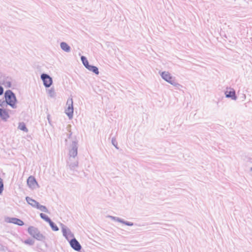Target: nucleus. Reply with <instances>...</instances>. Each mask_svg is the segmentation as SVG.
<instances>
[{"mask_svg":"<svg viewBox=\"0 0 252 252\" xmlns=\"http://www.w3.org/2000/svg\"><path fill=\"white\" fill-rule=\"evenodd\" d=\"M5 100L7 104L13 107L16 104V99L14 94L11 91H7L5 93Z\"/></svg>","mask_w":252,"mask_h":252,"instance_id":"1","label":"nucleus"},{"mask_svg":"<svg viewBox=\"0 0 252 252\" xmlns=\"http://www.w3.org/2000/svg\"><path fill=\"white\" fill-rule=\"evenodd\" d=\"M67 108L65 110L66 114L70 118L72 116L73 113V100L69 98L67 101Z\"/></svg>","mask_w":252,"mask_h":252,"instance_id":"2","label":"nucleus"},{"mask_svg":"<svg viewBox=\"0 0 252 252\" xmlns=\"http://www.w3.org/2000/svg\"><path fill=\"white\" fill-rule=\"evenodd\" d=\"M27 184L29 188L34 189L38 187V183L33 176H31L27 179Z\"/></svg>","mask_w":252,"mask_h":252,"instance_id":"3","label":"nucleus"},{"mask_svg":"<svg viewBox=\"0 0 252 252\" xmlns=\"http://www.w3.org/2000/svg\"><path fill=\"white\" fill-rule=\"evenodd\" d=\"M41 78L43 81L44 85L46 87H49L52 84V78L47 74H42Z\"/></svg>","mask_w":252,"mask_h":252,"instance_id":"4","label":"nucleus"},{"mask_svg":"<svg viewBox=\"0 0 252 252\" xmlns=\"http://www.w3.org/2000/svg\"><path fill=\"white\" fill-rule=\"evenodd\" d=\"M161 76L167 82H168L171 84H174V80L168 72H163L161 74Z\"/></svg>","mask_w":252,"mask_h":252,"instance_id":"5","label":"nucleus"},{"mask_svg":"<svg viewBox=\"0 0 252 252\" xmlns=\"http://www.w3.org/2000/svg\"><path fill=\"white\" fill-rule=\"evenodd\" d=\"M28 231L29 233L34 238H36L39 235L38 229L33 226H30Z\"/></svg>","mask_w":252,"mask_h":252,"instance_id":"6","label":"nucleus"},{"mask_svg":"<svg viewBox=\"0 0 252 252\" xmlns=\"http://www.w3.org/2000/svg\"><path fill=\"white\" fill-rule=\"evenodd\" d=\"M71 247L76 251H80L81 247L79 242L75 239H73L70 241Z\"/></svg>","mask_w":252,"mask_h":252,"instance_id":"7","label":"nucleus"},{"mask_svg":"<svg viewBox=\"0 0 252 252\" xmlns=\"http://www.w3.org/2000/svg\"><path fill=\"white\" fill-rule=\"evenodd\" d=\"M9 222L19 226H22L24 224V222L22 220L15 218L9 219Z\"/></svg>","mask_w":252,"mask_h":252,"instance_id":"8","label":"nucleus"},{"mask_svg":"<svg viewBox=\"0 0 252 252\" xmlns=\"http://www.w3.org/2000/svg\"><path fill=\"white\" fill-rule=\"evenodd\" d=\"M225 95L227 97H231L232 99L235 100L236 99V96L235 95V92L234 90L230 89V90H227L225 92Z\"/></svg>","mask_w":252,"mask_h":252,"instance_id":"9","label":"nucleus"},{"mask_svg":"<svg viewBox=\"0 0 252 252\" xmlns=\"http://www.w3.org/2000/svg\"><path fill=\"white\" fill-rule=\"evenodd\" d=\"M0 116L2 119L6 120L9 117V115L6 110L0 108Z\"/></svg>","mask_w":252,"mask_h":252,"instance_id":"10","label":"nucleus"},{"mask_svg":"<svg viewBox=\"0 0 252 252\" xmlns=\"http://www.w3.org/2000/svg\"><path fill=\"white\" fill-rule=\"evenodd\" d=\"M26 200L30 205H31L33 207L36 208L38 204V203L36 202L35 200H33V199L29 197H26Z\"/></svg>","mask_w":252,"mask_h":252,"instance_id":"11","label":"nucleus"},{"mask_svg":"<svg viewBox=\"0 0 252 252\" xmlns=\"http://www.w3.org/2000/svg\"><path fill=\"white\" fill-rule=\"evenodd\" d=\"M61 47L63 51L67 52H69L70 49L69 46L65 42H62Z\"/></svg>","mask_w":252,"mask_h":252,"instance_id":"12","label":"nucleus"},{"mask_svg":"<svg viewBox=\"0 0 252 252\" xmlns=\"http://www.w3.org/2000/svg\"><path fill=\"white\" fill-rule=\"evenodd\" d=\"M87 69L96 74H98L99 73L98 68L96 66L90 65L89 67H87Z\"/></svg>","mask_w":252,"mask_h":252,"instance_id":"13","label":"nucleus"},{"mask_svg":"<svg viewBox=\"0 0 252 252\" xmlns=\"http://www.w3.org/2000/svg\"><path fill=\"white\" fill-rule=\"evenodd\" d=\"M36 208H37L38 209L40 210L41 211L47 212V213L48 212V211L45 206L41 205L39 203L38 204V205Z\"/></svg>","mask_w":252,"mask_h":252,"instance_id":"14","label":"nucleus"},{"mask_svg":"<svg viewBox=\"0 0 252 252\" xmlns=\"http://www.w3.org/2000/svg\"><path fill=\"white\" fill-rule=\"evenodd\" d=\"M81 60L82 61V63H83V64L85 65V66L87 68V67H89L90 65L89 64V62H88V60H87V59L85 57L82 56L81 57Z\"/></svg>","mask_w":252,"mask_h":252,"instance_id":"15","label":"nucleus"},{"mask_svg":"<svg viewBox=\"0 0 252 252\" xmlns=\"http://www.w3.org/2000/svg\"><path fill=\"white\" fill-rule=\"evenodd\" d=\"M70 156L75 157L77 154V150L75 148H73L69 152Z\"/></svg>","mask_w":252,"mask_h":252,"instance_id":"16","label":"nucleus"},{"mask_svg":"<svg viewBox=\"0 0 252 252\" xmlns=\"http://www.w3.org/2000/svg\"><path fill=\"white\" fill-rule=\"evenodd\" d=\"M48 222L54 231H57L59 230L58 226L55 225L51 220Z\"/></svg>","mask_w":252,"mask_h":252,"instance_id":"17","label":"nucleus"},{"mask_svg":"<svg viewBox=\"0 0 252 252\" xmlns=\"http://www.w3.org/2000/svg\"><path fill=\"white\" fill-rule=\"evenodd\" d=\"M40 216L41 217V218L42 219H43V220H44L45 221H46L47 222H49L51 220L49 219V218L45 214H43V213H41L40 214Z\"/></svg>","mask_w":252,"mask_h":252,"instance_id":"18","label":"nucleus"},{"mask_svg":"<svg viewBox=\"0 0 252 252\" xmlns=\"http://www.w3.org/2000/svg\"><path fill=\"white\" fill-rule=\"evenodd\" d=\"M18 127H19V129H20L22 130L26 131H27V129L24 123L20 124Z\"/></svg>","mask_w":252,"mask_h":252,"instance_id":"19","label":"nucleus"},{"mask_svg":"<svg viewBox=\"0 0 252 252\" xmlns=\"http://www.w3.org/2000/svg\"><path fill=\"white\" fill-rule=\"evenodd\" d=\"M24 243L25 244H28V245H32L33 244L32 241V240H30V239L27 240L25 241Z\"/></svg>","mask_w":252,"mask_h":252,"instance_id":"20","label":"nucleus"},{"mask_svg":"<svg viewBox=\"0 0 252 252\" xmlns=\"http://www.w3.org/2000/svg\"><path fill=\"white\" fill-rule=\"evenodd\" d=\"M2 190H3V183L2 182V180L0 178V193H1Z\"/></svg>","mask_w":252,"mask_h":252,"instance_id":"21","label":"nucleus"},{"mask_svg":"<svg viewBox=\"0 0 252 252\" xmlns=\"http://www.w3.org/2000/svg\"><path fill=\"white\" fill-rule=\"evenodd\" d=\"M3 92V89L2 87L0 86V95L2 94Z\"/></svg>","mask_w":252,"mask_h":252,"instance_id":"22","label":"nucleus"},{"mask_svg":"<svg viewBox=\"0 0 252 252\" xmlns=\"http://www.w3.org/2000/svg\"><path fill=\"white\" fill-rule=\"evenodd\" d=\"M63 234L64 236L66 237V231L65 229L63 230Z\"/></svg>","mask_w":252,"mask_h":252,"instance_id":"23","label":"nucleus"}]
</instances>
